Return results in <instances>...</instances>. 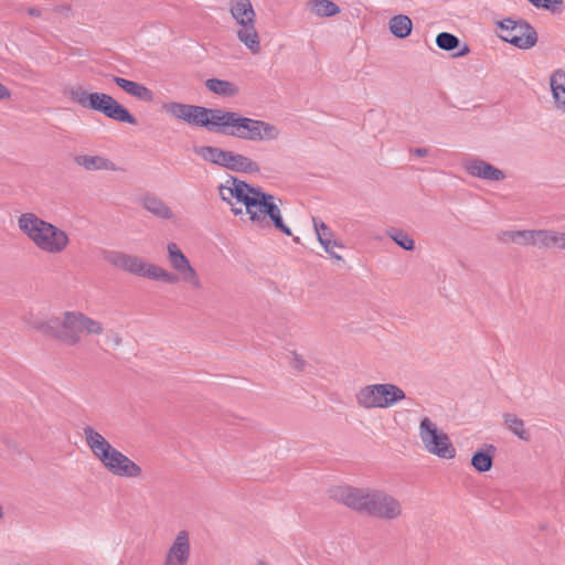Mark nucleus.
<instances>
[{"mask_svg":"<svg viewBox=\"0 0 565 565\" xmlns=\"http://www.w3.org/2000/svg\"><path fill=\"white\" fill-rule=\"evenodd\" d=\"M74 162L85 169L86 171H116V164L108 158L99 154H77L74 157Z\"/></svg>","mask_w":565,"mask_h":565,"instance_id":"obj_18","label":"nucleus"},{"mask_svg":"<svg viewBox=\"0 0 565 565\" xmlns=\"http://www.w3.org/2000/svg\"><path fill=\"white\" fill-rule=\"evenodd\" d=\"M494 451H495V448L492 445H490L488 447L487 451H484V450L476 451L471 458L472 467L479 472L489 471L493 466Z\"/></svg>","mask_w":565,"mask_h":565,"instance_id":"obj_25","label":"nucleus"},{"mask_svg":"<svg viewBox=\"0 0 565 565\" xmlns=\"http://www.w3.org/2000/svg\"><path fill=\"white\" fill-rule=\"evenodd\" d=\"M194 105L182 104L177 102L164 103L162 109L175 119L186 122L189 113L192 111Z\"/></svg>","mask_w":565,"mask_h":565,"instance_id":"obj_28","label":"nucleus"},{"mask_svg":"<svg viewBox=\"0 0 565 565\" xmlns=\"http://www.w3.org/2000/svg\"><path fill=\"white\" fill-rule=\"evenodd\" d=\"M539 248L565 249V233L540 230Z\"/></svg>","mask_w":565,"mask_h":565,"instance_id":"obj_22","label":"nucleus"},{"mask_svg":"<svg viewBox=\"0 0 565 565\" xmlns=\"http://www.w3.org/2000/svg\"><path fill=\"white\" fill-rule=\"evenodd\" d=\"M234 199L245 205L249 220L259 226H267L270 220L275 228L290 236L291 230L284 223L281 211L275 202V196L254 188L245 181L232 178Z\"/></svg>","mask_w":565,"mask_h":565,"instance_id":"obj_3","label":"nucleus"},{"mask_svg":"<svg viewBox=\"0 0 565 565\" xmlns=\"http://www.w3.org/2000/svg\"><path fill=\"white\" fill-rule=\"evenodd\" d=\"M225 111L220 108H206L203 106H193L192 111L189 113L186 122L189 125L204 127L211 131L221 132Z\"/></svg>","mask_w":565,"mask_h":565,"instance_id":"obj_14","label":"nucleus"},{"mask_svg":"<svg viewBox=\"0 0 565 565\" xmlns=\"http://www.w3.org/2000/svg\"><path fill=\"white\" fill-rule=\"evenodd\" d=\"M20 231L42 252L56 255L66 249L68 235L56 225L33 213H23L18 218Z\"/></svg>","mask_w":565,"mask_h":565,"instance_id":"obj_5","label":"nucleus"},{"mask_svg":"<svg viewBox=\"0 0 565 565\" xmlns=\"http://www.w3.org/2000/svg\"><path fill=\"white\" fill-rule=\"evenodd\" d=\"M205 86L209 90L213 92L214 94L224 97H232L238 93V88L235 84L224 79L209 78L205 82Z\"/></svg>","mask_w":565,"mask_h":565,"instance_id":"obj_26","label":"nucleus"},{"mask_svg":"<svg viewBox=\"0 0 565 565\" xmlns=\"http://www.w3.org/2000/svg\"><path fill=\"white\" fill-rule=\"evenodd\" d=\"M463 167L470 177L477 179L490 182H500L505 179V173L501 169L477 157L467 159Z\"/></svg>","mask_w":565,"mask_h":565,"instance_id":"obj_15","label":"nucleus"},{"mask_svg":"<svg viewBox=\"0 0 565 565\" xmlns=\"http://www.w3.org/2000/svg\"><path fill=\"white\" fill-rule=\"evenodd\" d=\"M332 498L359 513L384 521L396 520L403 514L402 502L382 489L337 487Z\"/></svg>","mask_w":565,"mask_h":565,"instance_id":"obj_2","label":"nucleus"},{"mask_svg":"<svg viewBox=\"0 0 565 565\" xmlns=\"http://www.w3.org/2000/svg\"><path fill=\"white\" fill-rule=\"evenodd\" d=\"M532 6L536 8H544L547 10H554L555 6L562 4V0H527Z\"/></svg>","mask_w":565,"mask_h":565,"instance_id":"obj_34","label":"nucleus"},{"mask_svg":"<svg viewBox=\"0 0 565 565\" xmlns=\"http://www.w3.org/2000/svg\"><path fill=\"white\" fill-rule=\"evenodd\" d=\"M290 366L298 371V372H301L305 370V366H306V362L305 360L297 353L292 352L291 353V360H290Z\"/></svg>","mask_w":565,"mask_h":565,"instance_id":"obj_37","label":"nucleus"},{"mask_svg":"<svg viewBox=\"0 0 565 565\" xmlns=\"http://www.w3.org/2000/svg\"><path fill=\"white\" fill-rule=\"evenodd\" d=\"M307 7L319 18L333 17L340 12L339 6L331 0H309Z\"/></svg>","mask_w":565,"mask_h":565,"instance_id":"obj_24","label":"nucleus"},{"mask_svg":"<svg viewBox=\"0 0 565 565\" xmlns=\"http://www.w3.org/2000/svg\"><path fill=\"white\" fill-rule=\"evenodd\" d=\"M516 231H512V230H509V231H501L497 234V239L500 242V243H514L515 244V239H516Z\"/></svg>","mask_w":565,"mask_h":565,"instance_id":"obj_35","label":"nucleus"},{"mask_svg":"<svg viewBox=\"0 0 565 565\" xmlns=\"http://www.w3.org/2000/svg\"><path fill=\"white\" fill-rule=\"evenodd\" d=\"M28 12H29V14H30V15H33V17H38V15H40V10H39V9H35V8H30V9L28 10Z\"/></svg>","mask_w":565,"mask_h":565,"instance_id":"obj_41","label":"nucleus"},{"mask_svg":"<svg viewBox=\"0 0 565 565\" xmlns=\"http://www.w3.org/2000/svg\"><path fill=\"white\" fill-rule=\"evenodd\" d=\"M405 398V392L393 383L369 384L355 393L358 405L364 409L390 408Z\"/></svg>","mask_w":565,"mask_h":565,"instance_id":"obj_10","label":"nucleus"},{"mask_svg":"<svg viewBox=\"0 0 565 565\" xmlns=\"http://www.w3.org/2000/svg\"><path fill=\"white\" fill-rule=\"evenodd\" d=\"M386 234L403 249L413 250L415 248V241L405 231L396 227H391L386 231Z\"/></svg>","mask_w":565,"mask_h":565,"instance_id":"obj_29","label":"nucleus"},{"mask_svg":"<svg viewBox=\"0 0 565 565\" xmlns=\"http://www.w3.org/2000/svg\"><path fill=\"white\" fill-rule=\"evenodd\" d=\"M194 152L207 162L235 172L258 173L260 170L258 163L248 157L217 147H196Z\"/></svg>","mask_w":565,"mask_h":565,"instance_id":"obj_11","label":"nucleus"},{"mask_svg":"<svg viewBox=\"0 0 565 565\" xmlns=\"http://www.w3.org/2000/svg\"><path fill=\"white\" fill-rule=\"evenodd\" d=\"M83 436L92 454L113 475L125 478H138L142 473L139 465L114 448L110 443L92 426L83 428Z\"/></svg>","mask_w":565,"mask_h":565,"instance_id":"obj_4","label":"nucleus"},{"mask_svg":"<svg viewBox=\"0 0 565 565\" xmlns=\"http://www.w3.org/2000/svg\"><path fill=\"white\" fill-rule=\"evenodd\" d=\"M388 28L397 39L407 38L413 30V22L408 15L397 14L390 19Z\"/></svg>","mask_w":565,"mask_h":565,"instance_id":"obj_23","label":"nucleus"},{"mask_svg":"<svg viewBox=\"0 0 565 565\" xmlns=\"http://www.w3.org/2000/svg\"><path fill=\"white\" fill-rule=\"evenodd\" d=\"M64 94L83 108L98 111L105 117L119 122L137 125L136 117L108 94L98 92L89 93L82 85L67 86L64 89Z\"/></svg>","mask_w":565,"mask_h":565,"instance_id":"obj_6","label":"nucleus"},{"mask_svg":"<svg viewBox=\"0 0 565 565\" xmlns=\"http://www.w3.org/2000/svg\"><path fill=\"white\" fill-rule=\"evenodd\" d=\"M113 82L118 85L122 90H125L127 94L134 96L135 98L151 103L153 100V93L151 89H149L143 84L132 82L129 79H126L124 77L119 76H111Z\"/></svg>","mask_w":565,"mask_h":565,"instance_id":"obj_19","label":"nucleus"},{"mask_svg":"<svg viewBox=\"0 0 565 565\" xmlns=\"http://www.w3.org/2000/svg\"><path fill=\"white\" fill-rule=\"evenodd\" d=\"M504 424L509 430L518 436L521 440L527 441L531 438L530 433L524 428V422L516 415L507 413L503 416Z\"/></svg>","mask_w":565,"mask_h":565,"instance_id":"obj_27","label":"nucleus"},{"mask_svg":"<svg viewBox=\"0 0 565 565\" xmlns=\"http://www.w3.org/2000/svg\"><path fill=\"white\" fill-rule=\"evenodd\" d=\"M230 13L238 25L237 39L253 53L260 51L259 35L256 29V13L250 0H233Z\"/></svg>","mask_w":565,"mask_h":565,"instance_id":"obj_8","label":"nucleus"},{"mask_svg":"<svg viewBox=\"0 0 565 565\" xmlns=\"http://www.w3.org/2000/svg\"><path fill=\"white\" fill-rule=\"evenodd\" d=\"M515 244L539 247L540 230H518Z\"/></svg>","mask_w":565,"mask_h":565,"instance_id":"obj_31","label":"nucleus"},{"mask_svg":"<svg viewBox=\"0 0 565 565\" xmlns=\"http://www.w3.org/2000/svg\"><path fill=\"white\" fill-rule=\"evenodd\" d=\"M550 86L555 108L565 113V72L563 70H556L551 74Z\"/></svg>","mask_w":565,"mask_h":565,"instance_id":"obj_21","label":"nucleus"},{"mask_svg":"<svg viewBox=\"0 0 565 565\" xmlns=\"http://www.w3.org/2000/svg\"><path fill=\"white\" fill-rule=\"evenodd\" d=\"M3 518V508L2 505L0 504V520Z\"/></svg>","mask_w":565,"mask_h":565,"instance_id":"obj_43","label":"nucleus"},{"mask_svg":"<svg viewBox=\"0 0 565 565\" xmlns=\"http://www.w3.org/2000/svg\"><path fill=\"white\" fill-rule=\"evenodd\" d=\"M411 152L417 157H426L429 153V149L428 148H414V149H411Z\"/></svg>","mask_w":565,"mask_h":565,"instance_id":"obj_38","label":"nucleus"},{"mask_svg":"<svg viewBox=\"0 0 565 565\" xmlns=\"http://www.w3.org/2000/svg\"><path fill=\"white\" fill-rule=\"evenodd\" d=\"M141 206L152 214L154 217L160 220H172L174 214L170 206L159 196L147 193L140 199Z\"/></svg>","mask_w":565,"mask_h":565,"instance_id":"obj_17","label":"nucleus"},{"mask_svg":"<svg viewBox=\"0 0 565 565\" xmlns=\"http://www.w3.org/2000/svg\"><path fill=\"white\" fill-rule=\"evenodd\" d=\"M419 438L429 454L443 459L456 457V448L449 436L439 429L429 417H424L419 423Z\"/></svg>","mask_w":565,"mask_h":565,"instance_id":"obj_12","label":"nucleus"},{"mask_svg":"<svg viewBox=\"0 0 565 565\" xmlns=\"http://www.w3.org/2000/svg\"><path fill=\"white\" fill-rule=\"evenodd\" d=\"M500 38L521 50H529L537 42L535 29L525 20L504 19L498 23Z\"/></svg>","mask_w":565,"mask_h":565,"instance_id":"obj_13","label":"nucleus"},{"mask_svg":"<svg viewBox=\"0 0 565 565\" xmlns=\"http://www.w3.org/2000/svg\"><path fill=\"white\" fill-rule=\"evenodd\" d=\"M168 262L174 273L148 263L140 256L131 255L121 250L105 249L103 258L113 267L125 273L163 281L167 284H177L182 281L190 285L193 289H201L202 282L198 271L191 265L189 258L184 255L177 243L167 244Z\"/></svg>","mask_w":565,"mask_h":565,"instance_id":"obj_1","label":"nucleus"},{"mask_svg":"<svg viewBox=\"0 0 565 565\" xmlns=\"http://www.w3.org/2000/svg\"><path fill=\"white\" fill-rule=\"evenodd\" d=\"M294 242L299 243L300 242L299 237H294Z\"/></svg>","mask_w":565,"mask_h":565,"instance_id":"obj_44","label":"nucleus"},{"mask_svg":"<svg viewBox=\"0 0 565 565\" xmlns=\"http://www.w3.org/2000/svg\"><path fill=\"white\" fill-rule=\"evenodd\" d=\"M191 545L188 531H179L169 547L164 565H188L190 559Z\"/></svg>","mask_w":565,"mask_h":565,"instance_id":"obj_16","label":"nucleus"},{"mask_svg":"<svg viewBox=\"0 0 565 565\" xmlns=\"http://www.w3.org/2000/svg\"><path fill=\"white\" fill-rule=\"evenodd\" d=\"M469 52H470L469 46L466 43H463V45L460 47V50L458 52H456L454 54V56L455 57H461V56L467 55Z\"/></svg>","mask_w":565,"mask_h":565,"instance_id":"obj_39","label":"nucleus"},{"mask_svg":"<svg viewBox=\"0 0 565 565\" xmlns=\"http://www.w3.org/2000/svg\"><path fill=\"white\" fill-rule=\"evenodd\" d=\"M248 141H274L280 136V129L268 121L243 117L236 111H225L221 132Z\"/></svg>","mask_w":565,"mask_h":565,"instance_id":"obj_7","label":"nucleus"},{"mask_svg":"<svg viewBox=\"0 0 565 565\" xmlns=\"http://www.w3.org/2000/svg\"><path fill=\"white\" fill-rule=\"evenodd\" d=\"M436 45L443 51L450 52L460 46V40L452 33L440 32L436 36Z\"/></svg>","mask_w":565,"mask_h":565,"instance_id":"obj_30","label":"nucleus"},{"mask_svg":"<svg viewBox=\"0 0 565 565\" xmlns=\"http://www.w3.org/2000/svg\"><path fill=\"white\" fill-rule=\"evenodd\" d=\"M10 95V90L0 83V99H7Z\"/></svg>","mask_w":565,"mask_h":565,"instance_id":"obj_40","label":"nucleus"},{"mask_svg":"<svg viewBox=\"0 0 565 565\" xmlns=\"http://www.w3.org/2000/svg\"><path fill=\"white\" fill-rule=\"evenodd\" d=\"M79 319H82L83 332H86L89 335H99L104 332V326L102 322L89 318L83 312H81Z\"/></svg>","mask_w":565,"mask_h":565,"instance_id":"obj_32","label":"nucleus"},{"mask_svg":"<svg viewBox=\"0 0 565 565\" xmlns=\"http://www.w3.org/2000/svg\"><path fill=\"white\" fill-rule=\"evenodd\" d=\"M232 212L235 214V215H239L243 213V210L242 207H234L232 206Z\"/></svg>","mask_w":565,"mask_h":565,"instance_id":"obj_42","label":"nucleus"},{"mask_svg":"<svg viewBox=\"0 0 565 565\" xmlns=\"http://www.w3.org/2000/svg\"><path fill=\"white\" fill-rule=\"evenodd\" d=\"M79 311H66L62 320L51 318L34 322L33 328L43 334L52 335L66 345H76L82 341V319Z\"/></svg>","mask_w":565,"mask_h":565,"instance_id":"obj_9","label":"nucleus"},{"mask_svg":"<svg viewBox=\"0 0 565 565\" xmlns=\"http://www.w3.org/2000/svg\"><path fill=\"white\" fill-rule=\"evenodd\" d=\"M106 343L111 345L113 348H117L122 343V338L120 334L114 330H109L106 333Z\"/></svg>","mask_w":565,"mask_h":565,"instance_id":"obj_36","label":"nucleus"},{"mask_svg":"<svg viewBox=\"0 0 565 565\" xmlns=\"http://www.w3.org/2000/svg\"><path fill=\"white\" fill-rule=\"evenodd\" d=\"M313 228L318 242L331 257L342 259V257L332 250V247L340 246L335 241H332L333 232L331 228L318 217H312Z\"/></svg>","mask_w":565,"mask_h":565,"instance_id":"obj_20","label":"nucleus"},{"mask_svg":"<svg viewBox=\"0 0 565 565\" xmlns=\"http://www.w3.org/2000/svg\"><path fill=\"white\" fill-rule=\"evenodd\" d=\"M218 194L223 201L233 205L232 201L234 199V193H233L232 178L230 180H227L225 184H221L218 186Z\"/></svg>","mask_w":565,"mask_h":565,"instance_id":"obj_33","label":"nucleus"}]
</instances>
